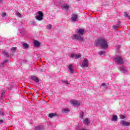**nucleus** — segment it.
Returning <instances> with one entry per match:
<instances>
[{"label": "nucleus", "mask_w": 130, "mask_h": 130, "mask_svg": "<svg viewBox=\"0 0 130 130\" xmlns=\"http://www.w3.org/2000/svg\"><path fill=\"white\" fill-rule=\"evenodd\" d=\"M0 3H2V0H0Z\"/></svg>", "instance_id": "41"}, {"label": "nucleus", "mask_w": 130, "mask_h": 130, "mask_svg": "<svg viewBox=\"0 0 130 130\" xmlns=\"http://www.w3.org/2000/svg\"><path fill=\"white\" fill-rule=\"evenodd\" d=\"M95 46H101L103 49H107L108 48V43L107 41L104 38H98L94 43Z\"/></svg>", "instance_id": "1"}, {"label": "nucleus", "mask_w": 130, "mask_h": 130, "mask_svg": "<svg viewBox=\"0 0 130 130\" xmlns=\"http://www.w3.org/2000/svg\"><path fill=\"white\" fill-rule=\"evenodd\" d=\"M44 127L43 126H36L34 130H44Z\"/></svg>", "instance_id": "14"}, {"label": "nucleus", "mask_w": 130, "mask_h": 130, "mask_svg": "<svg viewBox=\"0 0 130 130\" xmlns=\"http://www.w3.org/2000/svg\"><path fill=\"white\" fill-rule=\"evenodd\" d=\"M31 79L32 80V81L36 82V83H39V79H38V78H37V77L31 76Z\"/></svg>", "instance_id": "11"}, {"label": "nucleus", "mask_w": 130, "mask_h": 130, "mask_svg": "<svg viewBox=\"0 0 130 130\" xmlns=\"http://www.w3.org/2000/svg\"><path fill=\"white\" fill-rule=\"evenodd\" d=\"M118 47V48H119L120 47V46H119V45L117 46Z\"/></svg>", "instance_id": "40"}, {"label": "nucleus", "mask_w": 130, "mask_h": 130, "mask_svg": "<svg viewBox=\"0 0 130 130\" xmlns=\"http://www.w3.org/2000/svg\"><path fill=\"white\" fill-rule=\"evenodd\" d=\"M120 123L124 126H128V125L130 124L129 122H125L124 121H120Z\"/></svg>", "instance_id": "9"}, {"label": "nucleus", "mask_w": 130, "mask_h": 130, "mask_svg": "<svg viewBox=\"0 0 130 130\" xmlns=\"http://www.w3.org/2000/svg\"><path fill=\"white\" fill-rule=\"evenodd\" d=\"M62 83H64L66 86H68V85H70L71 84L69 83L68 81H64V80H62Z\"/></svg>", "instance_id": "28"}, {"label": "nucleus", "mask_w": 130, "mask_h": 130, "mask_svg": "<svg viewBox=\"0 0 130 130\" xmlns=\"http://www.w3.org/2000/svg\"><path fill=\"white\" fill-rule=\"evenodd\" d=\"M16 16L19 18H22V14H21L20 13H17L16 14Z\"/></svg>", "instance_id": "30"}, {"label": "nucleus", "mask_w": 130, "mask_h": 130, "mask_svg": "<svg viewBox=\"0 0 130 130\" xmlns=\"http://www.w3.org/2000/svg\"><path fill=\"white\" fill-rule=\"evenodd\" d=\"M34 45L36 46V47H38V46H40V42L37 40H35Z\"/></svg>", "instance_id": "15"}, {"label": "nucleus", "mask_w": 130, "mask_h": 130, "mask_svg": "<svg viewBox=\"0 0 130 130\" xmlns=\"http://www.w3.org/2000/svg\"><path fill=\"white\" fill-rule=\"evenodd\" d=\"M120 27V21H118V23L116 25H113V29H117V28H119Z\"/></svg>", "instance_id": "12"}, {"label": "nucleus", "mask_w": 130, "mask_h": 130, "mask_svg": "<svg viewBox=\"0 0 130 130\" xmlns=\"http://www.w3.org/2000/svg\"><path fill=\"white\" fill-rule=\"evenodd\" d=\"M83 123H84V124H88L89 123V120L88 118H86L83 120Z\"/></svg>", "instance_id": "21"}, {"label": "nucleus", "mask_w": 130, "mask_h": 130, "mask_svg": "<svg viewBox=\"0 0 130 130\" xmlns=\"http://www.w3.org/2000/svg\"><path fill=\"white\" fill-rule=\"evenodd\" d=\"M120 118L121 119H124L125 118V116H124V115H120Z\"/></svg>", "instance_id": "31"}, {"label": "nucleus", "mask_w": 130, "mask_h": 130, "mask_svg": "<svg viewBox=\"0 0 130 130\" xmlns=\"http://www.w3.org/2000/svg\"><path fill=\"white\" fill-rule=\"evenodd\" d=\"M69 70L71 74H74V73H75V70L73 69V64H69Z\"/></svg>", "instance_id": "10"}, {"label": "nucleus", "mask_w": 130, "mask_h": 130, "mask_svg": "<svg viewBox=\"0 0 130 130\" xmlns=\"http://www.w3.org/2000/svg\"><path fill=\"white\" fill-rule=\"evenodd\" d=\"M48 117H50V118H52V117H54V116H56V114L51 113L48 114Z\"/></svg>", "instance_id": "17"}, {"label": "nucleus", "mask_w": 130, "mask_h": 130, "mask_svg": "<svg viewBox=\"0 0 130 130\" xmlns=\"http://www.w3.org/2000/svg\"><path fill=\"white\" fill-rule=\"evenodd\" d=\"M38 14L36 16V19H37L38 21H42V20H43V13L41 11H39Z\"/></svg>", "instance_id": "4"}, {"label": "nucleus", "mask_w": 130, "mask_h": 130, "mask_svg": "<svg viewBox=\"0 0 130 130\" xmlns=\"http://www.w3.org/2000/svg\"><path fill=\"white\" fill-rule=\"evenodd\" d=\"M7 62H9V60H5L3 62L0 64V67H1V68L5 67V66H6V63Z\"/></svg>", "instance_id": "16"}, {"label": "nucleus", "mask_w": 130, "mask_h": 130, "mask_svg": "<svg viewBox=\"0 0 130 130\" xmlns=\"http://www.w3.org/2000/svg\"><path fill=\"white\" fill-rule=\"evenodd\" d=\"M111 120L112 121H117V116L113 115Z\"/></svg>", "instance_id": "18"}, {"label": "nucleus", "mask_w": 130, "mask_h": 130, "mask_svg": "<svg viewBox=\"0 0 130 130\" xmlns=\"http://www.w3.org/2000/svg\"><path fill=\"white\" fill-rule=\"evenodd\" d=\"M6 15L7 14L6 12H3L2 14V17H3V18H4V17H6Z\"/></svg>", "instance_id": "32"}, {"label": "nucleus", "mask_w": 130, "mask_h": 130, "mask_svg": "<svg viewBox=\"0 0 130 130\" xmlns=\"http://www.w3.org/2000/svg\"><path fill=\"white\" fill-rule=\"evenodd\" d=\"M40 72H41V73H43V72H44V71L43 70V69H40Z\"/></svg>", "instance_id": "37"}, {"label": "nucleus", "mask_w": 130, "mask_h": 130, "mask_svg": "<svg viewBox=\"0 0 130 130\" xmlns=\"http://www.w3.org/2000/svg\"><path fill=\"white\" fill-rule=\"evenodd\" d=\"M80 117L81 118V119H83L84 118V112H81L80 113Z\"/></svg>", "instance_id": "24"}, {"label": "nucleus", "mask_w": 130, "mask_h": 130, "mask_svg": "<svg viewBox=\"0 0 130 130\" xmlns=\"http://www.w3.org/2000/svg\"><path fill=\"white\" fill-rule=\"evenodd\" d=\"M61 9L65 10H69L70 9V6L68 4H64L63 5L61 6Z\"/></svg>", "instance_id": "13"}, {"label": "nucleus", "mask_w": 130, "mask_h": 130, "mask_svg": "<svg viewBox=\"0 0 130 130\" xmlns=\"http://www.w3.org/2000/svg\"><path fill=\"white\" fill-rule=\"evenodd\" d=\"M124 17H126L127 18H128V19H130V16H129V15H128V13L124 12Z\"/></svg>", "instance_id": "23"}, {"label": "nucleus", "mask_w": 130, "mask_h": 130, "mask_svg": "<svg viewBox=\"0 0 130 130\" xmlns=\"http://www.w3.org/2000/svg\"><path fill=\"white\" fill-rule=\"evenodd\" d=\"M114 61L118 64H122L123 63V60L120 56H117L114 58Z\"/></svg>", "instance_id": "3"}, {"label": "nucleus", "mask_w": 130, "mask_h": 130, "mask_svg": "<svg viewBox=\"0 0 130 130\" xmlns=\"http://www.w3.org/2000/svg\"><path fill=\"white\" fill-rule=\"evenodd\" d=\"M0 115H4V112H2L1 111H0Z\"/></svg>", "instance_id": "36"}, {"label": "nucleus", "mask_w": 130, "mask_h": 130, "mask_svg": "<svg viewBox=\"0 0 130 130\" xmlns=\"http://www.w3.org/2000/svg\"><path fill=\"white\" fill-rule=\"evenodd\" d=\"M81 67L82 68V69L89 67V60H88V59L86 58H84L83 61L82 63V64L81 65Z\"/></svg>", "instance_id": "5"}, {"label": "nucleus", "mask_w": 130, "mask_h": 130, "mask_svg": "<svg viewBox=\"0 0 130 130\" xmlns=\"http://www.w3.org/2000/svg\"><path fill=\"white\" fill-rule=\"evenodd\" d=\"M99 54H100V55H103L104 54H105V51H101L99 52Z\"/></svg>", "instance_id": "26"}, {"label": "nucleus", "mask_w": 130, "mask_h": 130, "mask_svg": "<svg viewBox=\"0 0 130 130\" xmlns=\"http://www.w3.org/2000/svg\"><path fill=\"white\" fill-rule=\"evenodd\" d=\"M51 28H52V26L50 24H48L46 26V29H47L48 30H50V29H51Z\"/></svg>", "instance_id": "20"}, {"label": "nucleus", "mask_w": 130, "mask_h": 130, "mask_svg": "<svg viewBox=\"0 0 130 130\" xmlns=\"http://www.w3.org/2000/svg\"><path fill=\"white\" fill-rule=\"evenodd\" d=\"M3 122H4V120H0V123H3Z\"/></svg>", "instance_id": "39"}, {"label": "nucleus", "mask_w": 130, "mask_h": 130, "mask_svg": "<svg viewBox=\"0 0 130 130\" xmlns=\"http://www.w3.org/2000/svg\"><path fill=\"white\" fill-rule=\"evenodd\" d=\"M69 56L71 58H73V57H75V54L72 53L71 55H69Z\"/></svg>", "instance_id": "33"}, {"label": "nucleus", "mask_w": 130, "mask_h": 130, "mask_svg": "<svg viewBox=\"0 0 130 130\" xmlns=\"http://www.w3.org/2000/svg\"><path fill=\"white\" fill-rule=\"evenodd\" d=\"M3 54L6 56V57H9V53H8V52L4 51L3 52Z\"/></svg>", "instance_id": "25"}, {"label": "nucleus", "mask_w": 130, "mask_h": 130, "mask_svg": "<svg viewBox=\"0 0 130 130\" xmlns=\"http://www.w3.org/2000/svg\"><path fill=\"white\" fill-rule=\"evenodd\" d=\"M85 30L81 28H78L76 30V33L79 35L74 34L72 37L73 40L76 39V40H80V41H84V38L82 37V35H84Z\"/></svg>", "instance_id": "2"}, {"label": "nucleus", "mask_w": 130, "mask_h": 130, "mask_svg": "<svg viewBox=\"0 0 130 130\" xmlns=\"http://www.w3.org/2000/svg\"><path fill=\"white\" fill-rule=\"evenodd\" d=\"M71 20L73 22H76L78 19V15L75 13L72 14L71 16Z\"/></svg>", "instance_id": "8"}, {"label": "nucleus", "mask_w": 130, "mask_h": 130, "mask_svg": "<svg viewBox=\"0 0 130 130\" xmlns=\"http://www.w3.org/2000/svg\"><path fill=\"white\" fill-rule=\"evenodd\" d=\"M5 94H6V91L3 90V92L1 94V95L3 96V95H5Z\"/></svg>", "instance_id": "35"}, {"label": "nucleus", "mask_w": 130, "mask_h": 130, "mask_svg": "<svg viewBox=\"0 0 130 130\" xmlns=\"http://www.w3.org/2000/svg\"><path fill=\"white\" fill-rule=\"evenodd\" d=\"M74 57L76 59L78 58H80V57H81V54H75Z\"/></svg>", "instance_id": "27"}, {"label": "nucleus", "mask_w": 130, "mask_h": 130, "mask_svg": "<svg viewBox=\"0 0 130 130\" xmlns=\"http://www.w3.org/2000/svg\"><path fill=\"white\" fill-rule=\"evenodd\" d=\"M22 45H23V48L26 49L29 47V46L28 45V44L25 43L24 42L21 43Z\"/></svg>", "instance_id": "19"}, {"label": "nucleus", "mask_w": 130, "mask_h": 130, "mask_svg": "<svg viewBox=\"0 0 130 130\" xmlns=\"http://www.w3.org/2000/svg\"><path fill=\"white\" fill-rule=\"evenodd\" d=\"M62 112H64V113H68V112H70V110L68 109H64Z\"/></svg>", "instance_id": "29"}, {"label": "nucleus", "mask_w": 130, "mask_h": 130, "mask_svg": "<svg viewBox=\"0 0 130 130\" xmlns=\"http://www.w3.org/2000/svg\"><path fill=\"white\" fill-rule=\"evenodd\" d=\"M9 86H10V87H8V90H12V89H13V86L10 85Z\"/></svg>", "instance_id": "34"}, {"label": "nucleus", "mask_w": 130, "mask_h": 130, "mask_svg": "<svg viewBox=\"0 0 130 130\" xmlns=\"http://www.w3.org/2000/svg\"><path fill=\"white\" fill-rule=\"evenodd\" d=\"M118 70L121 73H123V74L127 73V68H126V67H121L118 68Z\"/></svg>", "instance_id": "6"}, {"label": "nucleus", "mask_w": 130, "mask_h": 130, "mask_svg": "<svg viewBox=\"0 0 130 130\" xmlns=\"http://www.w3.org/2000/svg\"><path fill=\"white\" fill-rule=\"evenodd\" d=\"M70 103L74 106H80V102L75 100L71 101Z\"/></svg>", "instance_id": "7"}, {"label": "nucleus", "mask_w": 130, "mask_h": 130, "mask_svg": "<svg viewBox=\"0 0 130 130\" xmlns=\"http://www.w3.org/2000/svg\"><path fill=\"white\" fill-rule=\"evenodd\" d=\"M11 52H12V53H14V52H16V50H17V47H13L11 48Z\"/></svg>", "instance_id": "22"}, {"label": "nucleus", "mask_w": 130, "mask_h": 130, "mask_svg": "<svg viewBox=\"0 0 130 130\" xmlns=\"http://www.w3.org/2000/svg\"><path fill=\"white\" fill-rule=\"evenodd\" d=\"M102 86H106V84L104 83H103L102 84Z\"/></svg>", "instance_id": "38"}]
</instances>
